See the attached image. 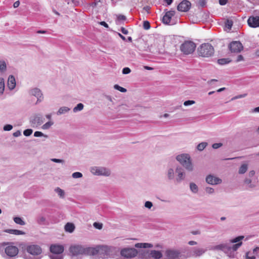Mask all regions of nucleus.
I'll return each mask as SVG.
<instances>
[{
    "mask_svg": "<svg viewBox=\"0 0 259 259\" xmlns=\"http://www.w3.org/2000/svg\"><path fill=\"white\" fill-rule=\"evenodd\" d=\"M14 221L15 223L20 225H24L25 224V222L20 217L14 218Z\"/></svg>",
    "mask_w": 259,
    "mask_h": 259,
    "instance_id": "39",
    "label": "nucleus"
},
{
    "mask_svg": "<svg viewBox=\"0 0 259 259\" xmlns=\"http://www.w3.org/2000/svg\"><path fill=\"white\" fill-rule=\"evenodd\" d=\"M144 206L145 207L150 209L153 206V203L151 201H147L145 202Z\"/></svg>",
    "mask_w": 259,
    "mask_h": 259,
    "instance_id": "55",
    "label": "nucleus"
},
{
    "mask_svg": "<svg viewBox=\"0 0 259 259\" xmlns=\"http://www.w3.org/2000/svg\"><path fill=\"white\" fill-rule=\"evenodd\" d=\"M120 254L125 257L132 258L135 257L137 255L138 251L134 248H126L122 249Z\"/></svg>",
    "mask_w": 259,
    "mask_h": 259,
    "instance_id": "9",
    "label": "nucleus"
},
{
    "mask_svg": "<svg viewBox=\"0 0 259 259\" xmlns=\"http://www.w3.org/2000/svg\"><path fill=\"white\" fill-rule=\"evenodd\" d=\"M151 257H152L154 259H160L162 257V254L160 251L157 250H151Z\"/></svg>",
    "mask_w": 259,
    "mask_h": 259,
    "instance_id": "26",
    "label": "nucleus"
},
{
    "mask_svg": "<svg viewBox=\"0 0 259 259\" xmlns=\"http://www.w3.org/2000/svg\"><path fill=\"white\" fill-rule=\"evenodd\" d=\"M32 132H33L32 130L27 129V130H24V131L23 132V134L25 136H29L32 134Z\"/></svg>",
    "mask_w": 259,
    "mask_h": 259,
    "instance_id": "51",
    "label": "nucleus"
},
{
    "mask_svg": "<svg viewBox=\"0 0 259 259\" xmlns=\"http://www.w3.org/2000/svg\"><path fill=\"white\" fill-rule=\"evenodd\" d=\"M244 238V236H239L238 237H236L235 238L231 240V242L232 243H238L233 245L232 247H228V249H232L233 251H236L238 249V248L241 246L242 243V242H240Z\"/></svg>",
    "mask_w": 259,
    "mask_h": 259,
    "instance_id": "17",
    "label": "nucleus"
},
{
    "mask_svg": "<svg viewBox=\"0 0 259 259\" xmlns=\"http://www.w3.org/2000/svg\"><path fill=\"white\" fill-rule=\"evenodd\" d=\"M21 135V133L20 131H17L13 134V136L15 137H18Z\"/></svg>",
    "mask_w": 259,
    "mask_h": 259,
    "instance_id": "63",
    "label": "nucleus"
},
{
    "mask_svg": "<svg viewBox=\"0 0 259 259\" xmlns=\"http://www.w3.org/2000/svg\"><path fill=\"white\" fill-rule=\"evenodd\" d=\"M34 136L35 137H39L44 136L46 138H48L47 135H45L42 132H38V131H36L34 133Z\"/></svg>",
    "mask_w": 259,
    "mask_h": 259,
    "instance_id": "50",
    "label": "nucleus"
},
{
    "mask_svg": "<svg viewBox=\"0 0 259 259\" xmlns=\"http://www.w3.org/2000/svg\"><path fill=\"white\" fill-rule=\"evenodd\" d=\"M135 246L138 248H147L152 247L153 245L148 243H138L135 244Z\"/></svg>",
    "mask_w": 259,
    "mask_h": 259,
    "instance_id": "27",
    "label": "nucleus"
},
{
    "mask_svg": "<svg viewBox=\"0 0 259 259\" xmlns=\"http://www.w3.org/2000/svg\"><path fill=\"white\" fill-rule=\"evenodd\" d=\"M165 255L167 259H186L187 256L183 254L179 250L168 249L165 251Z\"/></svg>",
    "mask_w": 259,
    "mask_h": 259,
    "instance_id": "8",
    "label": "nucleus"
},
{
    "mask_svg": "<svg viewBox=\"0 0 259 259\" xmlns=\"http://www.w3.org/2000/svg\"><path fill=\"white\" fill-rule=\"evenodd\" d=\"M205 181L207 184L212 185H218L222 182V180L221 179L212 175L207 176L205 178Z\"/></svg>",
    "mask_w": 259,
    "mask_h": 259,
    "instance_id": "14",
    "label": "nucleus"
},
{
    "mask_svg": "<svg viewBox=\"0 0 259 259\" xmlns=\"http://www.w3.org/2000/svg\"><path fill=\"white\" fill-rule=\"evenodd\" d=\"M166 176L169 181L173 180L175 178V170L172 167H169L166 171Z\"/></svg>",
    "mask_w": 259,
    "mask_h": 259,
    "instance_id": "24",
    "label": "nucleus"
},
{
    "mask_svg": "<svg viewBox=\"0 0 259 259\" xmlns=\"http://www.w3.org/2000/svg\"><path fill=\"white\" fill-rule=\"evenodd\" d=\"M207 145V143L206 142H202L197 145V149L198 151H201L206 147Z\"/></svg>",
    "mask_w": 259,
    "mask_h": 259,
    "instance_id": "40",
    "label": "nucleus"
},
{
    "mask_svg": "<svg viewBox=\"0 0 259 259\" xmlns=\"http://www.w3.org/2000/svg\"><path fill=\"white\" fill-rule=\"evenodd\" d=\"M248 25L252 28L259 27V16H250L247 20Z\"/></svg>",
    "mask_w": 259,
    "mask_h": 259,
    "instance_id": "18",
    "label": "nucleus"
},
{
    "mask_svg": "<svg viewBox=\"0 0 259 259\" xmlns=\"http://www.w3.org/2000/svg\"><path fill=\"white\" fill-rule=\"evenodd\" d=\"M206 4V2L205 0H198L197 1V6L201 8H203L205 7Z\"/></svg>",
    "mask_w": 259,
    "mask_h": 259,
    "instance_id": "47",
    "label": "nucleus"
},
{
    "mask_svg": "<svg viewBox=\"0 0 259 259\" xmlns=\"http://www.w3.org/2000/svg\"><path fill=\"white\" fill-rule=\"evenodd\" d=\"M176 159L188 171H193L194 167L191 156L189 154H179L176 156Z\"/></svg>",
    "mask_w": 259,
    "mask_h": 259,
    "instance_id": "3",
    "label": "nucleus"
},
{
    "mask_svg": "<svg viewBox=\"0 0 259 259\" xmlns=\"http://www.w3.org/2000/svg\"><path fill=\"white\" fill-rule=\"evenodd\" d=\"M72 177L74 179L80 178L82 177V174L80 172H75L72 174Z\"/></svg>",
    "mask_w": 259,
    "mask_h": 259,
    "instance_id": "48",
    "label": "nucleus"
},
{
    "mask_svg": "<svg viewBox=\"0 0 259 259\" xmlns=\"http://www.w3.org/2000/svg\"><path fill=\"white\" fill-rule=\"evenodd\" d=\"M96 253L94 255L98 254L102 259L113 257L116 252V248L114 247L102 246L94 248Z\"/></svg>",
    "mask_w": 259,
    "mask_h": 259,
    "instance_id": "2",
    "label": "nucleus"
},
{
    "mask_svg": "<svg viewBox=\"0 0 259 259\" xmlns=\"http://www.w3.org/2000/svg\"><path fill=\"white\" fill-rule=\"evenodd\" d=\"M44 121L42 117L39 115H35L30 120L31 123L33 127L41 125Z\"/></svg>",
    "mask_w": 259,
    "mask_h": 259,
    "instance_id": "19",
    "label": "nucleus"
},
{
    "mask_svg": "<svg viewBox=\"0 0 259 259\" xmlns=\"http://www.w3.org/2000/svg\"><path fill=\"white\" fill-rule=\"evenodd\" d=\"M232 25H233V22L231 20H227L225 23L226 27L228 28L229 29H231Z\"/></svg>",
    "mask_w": 259,
    "mask_h": 259,
    "instance_id": "49",
    "label": "nucleus"
},
{
    "mask_svg": "<svg viewBox=\"0 0 259 259\" xmlns=\"http://www.w3.org/2000/svg\"><path fill=\"white\" fill-rule=\"evenodd\" d=\"M7 70V63L5 61L3 60H0V72H5Z\"/></svg>",
    "mask_w": 259,
    "mask_h": 259,
    "instance_id": "33",
    "label": "nucleus"
},
{
    "mask_svg": "<svg viewBox=\"0 0 259 259\" xmlns=\"http://www.w3.org/2000/svg\"><path fill=\"white\" fill-rule=\"evenodd\" d=\"M71 255L78 257L84 255H94L96 252L94 247H85L80 245H72L69 248Z\"/></svg>",
    "mask_w": 259,
    "mask_h": 259,
    "instance_id": "1",
    "label": "nucleus"
},
{
    "mask_svg": "<svg viewBox=\"0 0 259 259\" xmlns=\"http://www.w3.org/2000/svg\"><path fill=\"white\" fill-rule=\"evenodd\" d=\"M175 14V11L173 10H170L166 12L162 18L163 23L166 24H169L171 17L174 16Z\"/></svg>",
    "mask_w": 259,
    "mask_h": 259,
    "instance_id": "21",
    "label": "nucleus"
},
{
    "mask_svg": "<svg viewBox=\"0 0 259 259\" xmlns=\"http://www.w3.org/2000/svg\"><path fill=\"white\" fill-rule=\"evenodd\" d=\"M176 172L177 174L176 181L178 183H180L185 180L186 177V173L182 167L180 166H177L176 168Z\"/></svg>",
    "mask_w": 259,
    "mask_h": 259,
    "instance_id": "15",
    "label": "nucleus"
},
{
    "mask_svg": "<svg viewBox=\"0 0 259 259\" xmlns=\"http://www.w3.org/2000/svg\"><path fill=\"white\" fill-rule=\"evenodd\" d=\"M151 251L142 250L140 252L141 257L144 259H150L151 258Z\"/></svg>",
    "mask_w": 259,
    "mask_h": 259,
    "instance_id": "29",
    "label": "nucleus"
},
{
    "mask_svg": "<svg viewBox=\"0 0 259 259\" xmlns=\"http://www.w3.org/2000/svg\"><path fill=\"white\" fill-rule=\"evenodd\" d=\"M209 249L213 250H223L225 251L228 249V246L226 244H221L215 246H211Z\"/></svg>",
    "mask_w": 259,
    "mask_h": 259,
    "instance_id": "23",
    "label": "nucleus"
},
{
    "mask_svg": "<svg viewBox=\"0 0 259 259\" xmlns=\"http://www.w3.org/2000/svg\"><path fill=\"white\" fill-rule=\"evenodd\" d=\"M195 103V102L193 100H187L184 102V105L185 106H188L189 105H193Z\"/></svg>",
    "mask_w": 259,
    "mask_h": 259,
    "instance_id": "52",
    "label": "nucleus"
},
{
    "mask_svg": "<svg viewBox=\"0 0 259 259\" xmlns=\"http://www.w3.org/2000/svg\"><path fill=\"white\" fill-rule=\"evenodd\" d=\"M74 229L75 226L72 223H68L65 226V231L69 233H72L74 230Z\"/></svg>",
    "mask_w": 259,
    "mask_h": 259,
    "instance_id": "31",
    "label": "nucleus"
},
{
    "mask_svg": "<svg viewBox=\"0 0 259 259\" xmlns=\"http://www.w3.org/2000/svg\"><path fill=\"white\" fill-rule=\"evenodd\" d=\"M55 191L58 194L60 198H63L65 197V192L63 190L59 187H57L55 189Z\"/></svg>",
    "mask_w": 259,
    "mask_h": 259,
    "instance_id": "35",
    "label": "nucleus"
},
{
    "mask_svg": "<svg viewBox=\"0 0 259 259\" xmlns=\"http://www.w3.org/2000/svg\"><path fill=\"white\" fill-rule=\"evenodd\" d=\"M246 96H247V94H242V95H238V96H235V97H234L233 98H232V99H231V100H236V99H240V98H244V97H245Z\"/></svg>",
    "mask_w": 259,
    "mask_h": 259,
    "instance_id": "57",
    "label": "nucleus"
},
{
    "mask_svg": "<svg viewBox=\"0 0 259 259\" xmlns=\"http://www.w3.org/2000/svg\"><path fill=\"white\" fill-rule=\"evenodd\" d=\"M54 122L52 121H49L46 122L42 126V128L44 130H48L49 129L52 125H53Z\"/></svg>",
    "mask_w": 259,
    "mask_h": 259,
    "instance_id": "41",
    "label": "nucleus"
},
{
    "mask_svg": "<svg viewBox=\"0 0 259 259\" xmlns=\"http://www.w3.org/2000/svg\"><path fill=\"white\" fill-rule=\"evenodd\" d=\"M70 110V109L66 106H63L60 107L58 111L57 112L56 114L57 115H60L62 114H64L67 113H68Z\"/></svg>",
    "mask_w": 259,
    "mask_h": 259,
    "instance_id": "30",
    "label": "nucleus"
},
{
    "mask_svg": "<svg viewBox=\"0 0 259 259\" xmlns=\"http://www.w3.org/2000/svg\"><path fill=\"white\" fill-rule=\"evenodd\" d=\"M250 253L247 252L246 254V259H255V256L254 255H249Z\"/></svg>",
    "mask_w": 259,
    "mask_h": 259,
    "instance_id": "61",
    "label": "nucleus"
},
{
    "mask_svg": "<svg viewBox=\"0 0 259 259\" xmlns=\"http://www.w3.org/2000/svg\"><path fill=\"white\" fill-rule=\"evenodd\" d=\"M229 48L232 53H238L243 50V47L240 41H235L229 44Z\"/></svg>",
    "mask_w": 259,
    "mask_h": 259,
    "instance_id": "11",
    "label": "nucleus"
},
{
    "mask_svg": "<svg viewBox=\"0 0 259 259\" xmlns=\"http://www.w3.org/2000/svg\"><path fill=\"white\" fill-rule=\"evenodd\" d=\"M190 189L191 191L193 193H197L198 192V187L197 185L191 182L190 183Z\"/></svg>",
    "mask_w": 259,
    "mask_h": 259,
    "instance_id": "32",
    "label": "nucleus"
},
{
    "mask_svg": "<svg viewBox=\"0 0 259 259\" xmlns=\"http://www.w3.org/2000/svg\"><path fill=\"white\" fill-rule=\"evenodd\" d=\"M114 88L122 93H125L127 91L126 89L122 88L118 84H115L114 85Z\"/></svg>",
    "mask_w": 259,
    "mask_h": 259,
    "instance_id": "46",
    "label": "nucleus"
},
{
    "mask_svg": "<svg viewBox=\"0 0 259 259\" xmlns=\"http://www.w3.org/2000/svg\"><path fill=\"white\" fill-rule=\"evenodd\" d=\"M126 18L125 16L122 15H117L116 23L119 24V22L121 21H124L126 20Z\"/></svg>",
    "mask_w": 259,
    "mask_h": 259,
    "instance_id": "45",
    "label": "nucleus"
},
{
    "mask_svg": "<svg viewBox=\"0 0 259 259\" xmlns=\"http://www.w3.org/2000/svg\"><path fill=\"white\" fill-rule=\"evenodd\" d=\"M248 165L247 164H243L240 167L238 173L239 174H244L247 170Z\"/></svg>",
    "mask_w": 259,
    "mask_h": 259,
    "instance_id": "34",
    "label": "nucleus"
},
{
    "mask_svg": "<svg viewBox=\"0 0 259 259\" xmlns=\"http://www.w3.org/2000/svg\"><path fill=\"white\" fill-rule=\"evenodd\" d=\"M223 145V144L222 143H214L213 144H212V147L213 148V149H218L221 147H222Z\"/></svg>",
    "mask_w": 259,
    "mask_h": 259,
    "instance_id": "60",
    "label": "nucleus"
},
{
    "mask_svg": "<svg viewBox=\"0 0 259 259\" xmlns=\"http://www.w3.org/2000/svg\"><path fill=\"white\" fill-rule=\"evenodd\" d=\"M51 253L62 254L64 251V247L61 245L53 244L50 246Z\"/></svg>",
    "mask_w": 259,
    "mask_h": 259,
    "instance_id": "20",
    "label": "nucleus"
},
{
    "mask_svg": "<svg viewBox=\"0 0 259 259\" xmlns=\"http://www.w3.org/2000/svg\"><path fill=\"white\" fill-rule=\"evenodd\" d=\"M90 171L92 174L96 176L108 177L111 174V171L108 168L102 166L92 167Z\"/></svg>",
    "mask_w": 259,
    "mask_h": 259,
    "instance_id": "7",
    "label": "nucleus"
},
{
    "mask_svg": "<svg viewBox=\"0 0 259 259\" xmlns=\"http://www.w3.org/2000/svg\"><path fill=\"white\" fill-rule=\"evenodd\" d=\"M13 128V126L11 124H6L4 126V130L5 131H10Z\"/></svg>",
    "mask_w": 259,
    "mask_h": 259,
    "instance_id": "58",
    "label": "nucleus"
},
{
    "mask_svg": "<svg viewBox=\"0 0 259 259\" xmlns=\"http://www.w3.org/2000/svg\"><path fill=\"white\" fill-rule=\"evenodd\" d=\"M242 60H243V57L241 55H239L237 56L236 61L238 62Z\"/></svg>",
    "mask_w": 259,
    "mask_h": 259,
    "instance_id": "64",
    "label": "nucleus"
},
{
    "mask_svg": "<svg viewBox=\"0 0 259 259\" xmlns=\"http://www.w3.org/2000/svg\"><path fill=\"white\" fill-rule=\"evenodd\" d=\"M196 44L191 41H185L180 47V50L184 54L189 55L193 53L196 48Z\"/></svg>",
    "mask_w": 259,
    "mask_h": 259,
    "instance_id": "5",
    "label": "nucleus"
},
{
    "mask_svg": "<svg viewBox=\"0 0 259 259\" xmlns=\"http://www.w3.org/2000/svg\"><path fill=\"white\" fill-rule=\"evenodd\" d=\"M29 94L30 95L34 96L37 98L36 104L40 103L43 100V94L41 90L37 88H34L29 90Z\"/></svg>",
    "mask_w": 259,
    "mask_h": 259,
    "instance_id": "10",
    "label": "nucleus"
},
{
    "mask_svg": "<svg viewBox=\"0 0 259 259\" xmlns=\"http://www.w3.org/2000/svg\"><path fill=\"white\" fill-rule=\"evenodd\" d=\"M230 62L228 59H220L218 60V62L220 65H225Z\"/></svg>",
    "mask_w": 259,
    "mask_h": 259,
    "instance_id": "44",
    "label": "nucleus"
},
{
    "mask_svg": "<svg viewBox=\"0 0 259 259\" xmlns=\"http://www.w3.org/2000/svg\"><path fill=\"white\" fill-rule=\"evenodd\" d=\"M49 256L51 259H63V255L62 254L51 253Z\"/></svg>",
    "mask_w": 259,
    "mask_h": 259,
    "instance_id": "36",
    "label": "nucleus"
},
{
    "mask_svg": "<svg viewBox=\"0 0 259 259\" xmlns=\"http://www.w3.org/2000/svg\"><path fill=\"white\" fill-rule=\"evenodd\" d=\"M191 3L187 0H184L181 2L177 7V9L181 12H187L191 8Z\"/></svg>",
    "mask_w": 259,
    "mask_h": 259,
    "instance_id": "16",
    "label": "nucleus"
},
{
    "mask_svg": "<svg viewBox=\"0 0 259 259\" xmlns=\"http://www.w3.org/2000/svg\"><path fill=\"white\" fill-rule=\"evenodd\" d=\"M204 190L206 193L208 194H213L214 193V189L210 187H206Z\"/></svg>",
    "mask_w": 259,
    "mask_h": 259,
    "instance_id": "43",
    "label": "nucleus"
},
{
    "mask_svg": "<svg viewBox=\"0 0 259 259\" xmlns=\"http://www.w3.org/2000/svg\"><path fill=\"white\" fill-rule=\"evenodd\" d=\"M244 184L249 188H253L256 186V183L251 178H247L244 181Z\"/></svg>",
    "mask_w": 259,
    "mask_h": 259,
    "instance_id": "25",
    "label": "nucleus"
},
{
    "mask_svg": "<svg viewBox=\"0 0 259 259\" xmlns=\"http://www.w3.org/2000/svg\"><path fill=\"white\" fill-rule=\"evenodd\" d=\"M93 226L95 228L98 229H101L103 227V224L102 223L95 222L93 224Z\"/></svg>",
    "mask_w": 259,
    "mask_h": 259,
    "instance_id": "53",
    "label": "nucleus"
},
{
    "mask_svg": "<svg viewBox=\"0 0 259 259\" xmlns=\"http://www.w3.org/2000/svg\"><path fill=\"white\" fill-rule=\"evenodd\" d=\"M198 53L200 56L209 57L213 54L214 49L210 44L204 43L198 48Z\"/></svg>",
    "mask_w": 259,
    "mask_h": 259,
    "instance_id": "4",
    "label": "nucleus"
},
{
    "mask_svg": "<svg viewBox=\"0 0 259 259\" xmlns=\"http://www.w3.org/2000/svg\"><path fill=\"white\" fill-rule=\"evenodd\" d=\"M4 232L16 235H23L25 234V233L22 231L15 229H6Z\"/></svg>",
    "mask_w": 259,
    "mask_h": 259,
    "instance_id": "28",
    "label": "nucleus"
},
{
    "mask_svg": "<svg viewBox=\"0 0 259 259\" xmlns=\"http://www.w3.org/2000/svg\"><path fill=\"white\" fill-rule=\"evenodd\" d=\"M5 253L9 257H13L18 254L19 250L17 247L10 245L5 248Z\"/></svg>",
    "mask_w": 259,
    "mask_h": 259,
    "instance_id": "12",
    "label": "nucleus"
},
{
    "mask_svg": "<svg viewBox=\"0 0 259 259\" xmlns=\"http://www.w3.org/2000/svg\"><path fill=\"white\" fill-rule=\"evenodd\" d=\"M188 252L187 253V257H197L201 256L203 254L205 253L206 251V249L198 247H193L189 248L188 249Z\"/></svg>",
    "mask_w": 259,
    "mask_h": 259,
    "instance_id": "6",
    "label": "nucleus"
},
{
    "mask_svg": "<svg viewBox=\"0 0 259 259\" xmlns=\"http://www.w3.org/2000/svg\"><path fill=\"white\" fill-rule=\"evenodd\" d=\"M46 221V218L43 215H39L37 219V222L39 224H44Z\"/></svg>",
    "mask_w": 259,
    "mask_h": 259,
    "instance_id": "42",
    "label": "nucleus"
},
{
    "mask_svg": "<svg viewBox=\"0 0 259 259\" xmlns=\"http://www.w3.org/2000/svg\"><path fill=\"white\" fill-rule=\"evenodd\" d=\"M131 72V70L128 67H124V68H123V69L122 70V73L123 74H129Z\"/></svg>",
    "mask_w": 259,
    "mask_h": 259,
    "instance_id": "54",
    "label": "nucleus"
},
{
    "mask_svg": "<svg viewBox=\"0 0 259 259\" xmlns=\"http://www.w3.org/2000/svg\"><path fill=\"white\" fill-rule=\"evenodd\" d=\"M7 84L10 90H13L15 89L16 87V80L13 75H11L9 76Z\"/></svg>",
    "mask_w": 259,
    "mask_h": 259,
    "instance_id": "22",
    "label": "nucleus"
},
{
    "mask_svg": "<svg viewBox=\"0 0 259 259\" xmlns=\"http://www.w3.org/2000/svg\"><path fill=\"white\" fill-rule=\"evenodd\" d=\"M26 250L29 253L33 255H39L42 252L41 248L36 245H31L28 246L26 248Z\"/></svg>",
    "mask_w": 259,
    "mask_h": 259,
    "instance_id": "13",
    "label": "nucleus"
},
{
    "mask_svg": "<svg viewBox=\"0 0 259 259\" xmlns=\"http://www.w3.org/2000/svg\"><path fill=\"white\" fill-rule=\"evenodd\" d=\"M143 27L145 29L148 30L150 28V24L147 21H144L143 23Z\"/></svg>",
    "mask_w": 259,
    "mask_h": 259,
    "instance_id": "56",
    "label": "nucleus"
},
{
    "mask_svg": "<svg viewBox=\"0 0 259 259\" xmlns=\"http://www.w3.org/2000/svg\"><path fill=\"white\" fill-rule=\"evenodd\" d=\"M255 175V171L254 170H251L249 172L248 176L249 178H251L253 177Z\"/></svg>",
    "mask_w": 259,
    "mask_h": 259,
    "instance_id": "62",
    "label": "nucleus"
},
{
    "mask_svg": "<svg viewBox=\"0 0 259 259\" xmlns=\"http://www.w3.org/2000/svg\"><path fill=\"white\" fill-rule=\"evenodd\" d=\"M83 107L84 105L83 104L79 103L73 109V111L75 113L80 111L83 109Z\"/></svg>",
    "mask_w": 259,
    "mask_h": 259,
    "instance_id": "37",
    "label": "nucleus"
},
{
    "mask_svg": "<svg viewBox=\"0 0 259 259\" xmlns=\"http://www.w3.org/2000/svg\"><path fill=\"white\" fill-rule=\"evenodd\" d=\"M5 90V81L3 78H0V95H3Z\"/></svg>",
    "mask_w": 259,
    "mask_h": 259,
    "instance_id": "38",
    "label": "nucleus"
},
{
    "mask_svg": "<svg viewBox=\"0 0 259 259\" xmlns=\"http://www.w3.org/2000/svg\"><path fill=\"white\" fill-rule=\"evenodd\" d=\"M51 160L53 162H56V163H63L64 162V161L62 159H57V158H52Z\"/></svg>",
    "mask_w": 259,
    "mask_h": 259,
    "instance_id": "59",
    "label": "nucleus"
}]
</instances>
